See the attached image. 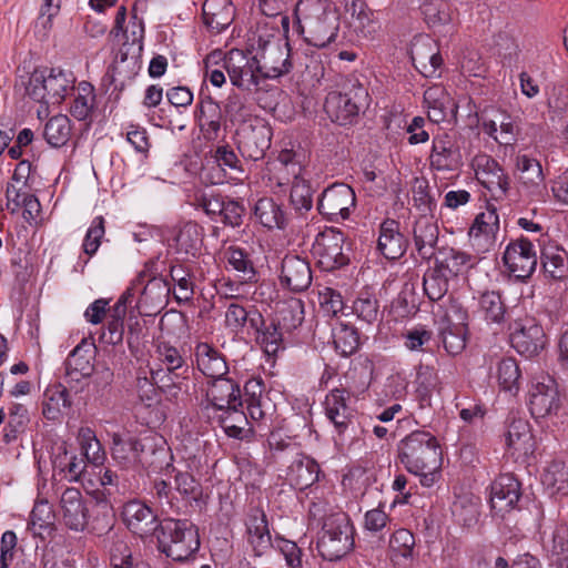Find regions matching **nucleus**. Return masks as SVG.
<instances>
[{
	"label": "nucleus",
	"instance_id": "9",
	"mask_svg": "<svg viewBox=\"0 0 568 568\" xmlns=\"http://www.w3.org/2000/svg\"><path fill=\"white\" fill-rule=\"evenodd\" d=\"M511 346L521 355L532 357L546 345L542 327L531 316L518 317L509 325Z\"/></svg>",
	"mask_w": 568,
	"mask_h": 568
},
{
	"label": "nucleus",
	"instance_id": "6",
	"mask_svg": "<svg viewBox=\"0 0 568 568\" xmlns=\"http://www.w3.org/2000/svg\"><path fill=\"white\" fill-rule=\"evenodd\" d=\"M354 548V527L344 511L329 513L324 519L317 540L321 556L329 561L338 560Z\"/></svg>",
	"mask_w": 568,
	"mask_h": 568
},
{
	"label": "nucleus",
	"instance_id": "18",
	"mask_svg": "<svg viewBox=\"0 0 568 568\" xmlns=\"http://www.w3.org/2000/svg\"><path fill=\"white\" fill-rule=\"evenodd\" d=\"M122 517L126 527L141 538L158 535L161 521L153 510L140 500H130L123 506Z\"/></svg>",
	"mask_w": 568,
	"mask_h": 568
},
{
	"label": "nucleus",
	"instance_id": "48",
	"mask_svg": "<svg viewBox=\"0 0 568 568\" xmlns=\"http://www.w3.org/2000/svg\"><path fill=\"white\" fill-rule=\"evenodd\" d=\"M466 324L450 323L448 320L440 326V336L444 348L449 355H458L466 347Z\"/></svg>",
	"mask_w": 568,
	"mask_h": 568
},
{
	"label": "nucleus",
	"instance_id": "8",
	"mask_svg": "<svg viewBox=\"0 0 568 568\" xmlns=\"http://www.w3.org/2000/svg\"><path fill=\"white\" fill-rule=\"evenodd\" d=\"M254 58L257 63L255 70L260 71L264 80L278 79L290 73L293 68L290 44L281 39L258 38Z\"/></svg>",
	"mask_w": 568,
	"mask_h": 568
},
{
	"label": "nucleus",
	"instance_id": "7",
	"mask_svg": "<svg viewBox=\"0 0 568 568\" xmlns=\"http://www.w3.org/2000/svg\"><path fill=\"white\" fill-rule=\"evenodd\" d=\"M368 92L357 80L348 81L342 92L327 94L324 109L333 122L351 123L362 108L368 105Z\"/></svg>",
	"mask_w": 568,
	"mask_h": 568
},
{
	"label": "nucleus",
	"instance_id": "11",
	"mask_svg": "<svg viewBox=\"0 0 568 568\" xmlns=\"http://www.w3.org/2000/svg\"><path fill=\"white\" fill-rule=\"evenodd\" d=\"M356 205L354 190L345 183H334L325 189L318 200V211L328 221L346 220Z\"/></svg>",
	"mask_w": 568,
	"mask_h": 568
},
{
	"label": "nucleus",
	"instance_id": "60",
	"mask_svg": "<svg viewBox=\"0 0 568 568\" xmlns=\"http://www.w3.org/2000/svg\"><path fill=\"white\" fill-rule=\"evenodd\" d=\"M436 264L452 277L457 276L466 267L473 266L474 258L471 255L465 252L449 248L445 257L440 261H437Z\"/></svg>",
	"mask_w": 568,
	"mask_h": 568
},
{
	"label": "nucleus",
	"instance_id": "62",
	"mask_svg": "<svg viewBox=\"0 0 568 568\" xmlns=\"http://www.w3.org/2000/svg\"><path fill=\"white\" fill-rule=\"evenodd\" d=\"M334 345L342 356L347 357L354 354L359 347L357 329L352 326L341 325L334 333Z\"/></svg>",
	"mask_w": 568,
	"mask_h": 568
},
{
	"label": "nucleus",
	"instance_id": "37",
	"mask_svg": "<svg viewBox=\"0 0 568 568\" xmlns=\"http://www.w3.org/2000/svg\"><path fill=\"white\" fill-rule=\"evenodd\" d=\"M516 169L519 172V180L530 195H538L545 186V176L541 164L538 160L527 154L516 158Z\"/></svg>",
	"mask_w": 568,
	"mask_h": 568
},
{
	"label": "nucleus",
	"instance_id": "43",
	"mask_svg": "<svg viewBox=\"0 0 568 568\" xmlns=\"http://www.w3.org/2000/svg\"><path fill=\"white\" fill-rule=\"evenodd\" d=\"M541 263L550 277L562 280L568 276V254L565 250L549 245L541 252Z\"/></svg>",
	"mask_w": 568,
	"mask_h": 568
},
{
	"label": "nucleus",
	"instance_id": "38",
	"mask_svg": "<svg viewBox=\"0 0 568 568\" xmlns=\"http://www.w3.org/2000/svg\"><path fill=\"white\" fill-rule=\"evenodd\" d=\"M52 466L54 471L64 474V478L69 481H78L85 470L87 462L82 457L70 454L65 445L62 444L52 455Z\"/></svg>",
	"mask_w": 568,
	"mask_h": 568
},
{
	"label": "nucleus",
	"instance_id": "30",
	"mask_svg": "<svg viewBox=\"0 0 568 568\" xmlns=\"http://www.w3.org/2000/svg\"><path fill=\"white\" fill-rule=\"evenodd\" d=\"M480 125L486 134L501 145H511L519 133V128L514 119L500 111H497L491 119L483 118Z\"/></svg>",
	"mask_w": 568,
	"mask_h": 568
},
{
	"label": "nucleus",
	"instance_id": "46",
	"mask_svg": "<svg viewBox=\"0 0 568 568\" xmlns=\"http://www.w3.org/2000/svg\"><path fill=\"white\" fill-rule=\"evenodd\" d=\"M156 355L161 365L175 378H180L187 373L189 367L185 365L182 354L175 346L168 342H160L156 345Z\"/></svg>",
	"mask_w": 568,
	"mask_h": 568
},
{
	"label": "nucleus",
	"instance_id": "56",
	"mask_svg": "<svg viewBox=\"0 0 568 568\" xmlns=\"http://www.w3.org/2000/svg\"><path fill=\"white\" fill-rule=\"evenodd\" d=\"M256 332L258 333L257 342L263 346L266 354L276 355L280 349H284L283 333L285 331L281 328L275 320L268 325H260V329Z\"/></svg>",
	"mask_w": 568,
	"mask_h": 568
},
{
	"label": "nucleus",
	"instance_id": "54",
	"mask_svg": "<svg viewBox=\"0 0 568 568\" xmlns=\"http://www.w3.org/2000/svg\"><path fill=\"white\" fill-rule=\"evenodd\" d=\"M95 95L93 87L88 82H80L77 95L70 106L71 114L80 121L87 120L94 106Z\"/></svg>",
	"mask_w": 568,
	"mask_h": 568
},
{
	"label": "nucleus",
	"instance_id": "50",
	"mask_svg": "<svg viewBox=\"0 0 568 568\" xmlns=\"http://www.w3.org/2000/svg\"><path fill=\"white\" fill-rule=\"evenodd\" d=\"M248 322L255 331L260 329V325L264 324L263 316L254 311L248 312L237 303H231L225 313L226 326L232 331L241 329Z\"/></svg>",
	"mask_w": 568,
	"mask_h": 568
},
{
	"label": "nucleus",
	"instance_id": "41",
	"mask_svg": "<svg viewBox=\"0 0 568 568\" xmlns=\"http://www.w3.org/2000/svg\"><path fill=\"white\" fill-rule=\"evenodd\" d=\"M478 313L487 323L501 324L506 316V306L496 291H486L478 296Z\"/></svg>",
	"mask_w": 568,
	"mask_h": 568
},
{
	"label": "nucleus",
	"instance_id": "25",
	"mask_svg": "<svg viewBox=\"0 0 568 568\" xmlns=\"http://www.w3.org/2000/svg\"><path fill=\"white\" fill-rule=\"evenodd\" d=\"M170 292V284L164 278L152 277L143 283L136 306L144 315L156 314L166 305Z\"/></svg>",
	"mask_w": 568,
	"mask_h": 568
},
{
	"label": "nucleus",
	"instance_id": "5",
	"mask_svg": "<svg viewBox=\"0 0 568 568\" xmlns=\"http://www.w3.org/2000/svg\"><path fill=\"white\" fill-rule=\"evenodd\" d=\"M75 77L71 71L60 68L36 70L31 73L26 93L36 102L44 105H59L74 91Z\"/></svg>",
	"mask_w": 568,
	"mask_h": 568
},
{
	"label": "nucleus",
	"instance_id": "3",
	"mask_svg": "<svg viewBox=\"0 0 568 568\" xmlns=\"http://www.w3.org/2000/svg\"><path fill=\"white\" fill-rule=\"evenodd\" d=\"M158 445L155 437H123L120 434H113L111 455L114 463L122 469H135L139 466L143 468L161 467L163 459L168 455L164 443Z\"/></svg>",
	"mask_w": 568,
	"mask_h": 568
},
{
	"label": "nucleus",
	"instance_id": "26",
	"mask_svg": "<svg viewBox=\"0 0 568 568\" xmlns=\"http://www.w3.org/2000/svg\"><path fill=\"white\" fill-rule=\"evenodd\" d=\"M196 368L209 379L225 376L229 366L225 356L209 343L200 342L194 347Z\"/></svg>",
	"mask_w": 568,
	"mask_h": 568
},
{
	"label": "nucleus",
	"instance_id": "10",
	"mask_svg": "<svg viewBox=\"0 0 568 568\" xmlns=\"http://www.w3.org/2000/svg\"><path fill=\"white\" fill-rule=\"evenodd\" d=\"M272 129L261 120L246 123L236 130L237 149L245 159L257 161L271 146Z\"/></svg>",
	"mask_w": 568,
	"mask_h": 568
},
{
	"label": "nucleus",
	"instance_id": "49",
	"mask_svg": "<svg viewBox=\"0 0 568 568\" xmlns=\"http://www.w3.org/2000/svg\"><path fill=\"white\" fill-rule=\"evenodd\" d=\"M240 407H232L222 409L219 416L221 426L229 437L243 439L250 429L246 428L248 424L247 415L239 409Z\"/></svg>",
	"mask_w": 568,
	"mask_h": 568
},
{
	"label": "nucleus",
	"instance_id": "59",
	"mask_svg": "<svg viewBox=\"0 0 568 568\" xmlns=\"http://www.w3.org/2000/svg\"><path fill=\"white\" fill-rule=\"evenodd\" d=\"M290 199L295 210H311L313 204V190L303 174L298 175V178H293Z\"/></svg>",
	"mask_w": 568,
	"mask_h": 568
},
{
	"label": "nucleus",
	"instance_id": "64",
	"mask_svg": "<svg viewBox=\"0 0 568 568\" xmlns=\"http://www.w3.org/2000/svg\"><path fill=\"white\" fill-rule=\"evenodd\" d=\"M549 552L554 557V564L558 568H568V529L558 527L555 529L549 546Z\"/></svg>",
	"mask_w": 568,
	"mask_h": 568
},
{
	"label": "nucleus",
	"instance_id": "17",
	"mask_svg": "<svg viewBox=\"0 0 568 568\" xmlns=\"http://www.w3.org/2000/svg\"><path fill=\"white\" fill-rule=\"evenodd\" d=\"M474 168L476 179L494 197L506 196L510 185L509 176L496 160L486 154L476 156Z\"/></svg>",
	"mask_w": 568,
	"mask_h": 568
},
{
	"label": "nucleus",
	"instance_id": "51",
	"mask_svg": "<svg viewBox=\"0 0 568 568\" xmlns=\"http://www.w3.org/2000/svg\"><path fill=\"white\" fill-rule=\"evenodd\" d=\"M541 483L551 496H566L568 494V473L564 464L554 462L544 471Z\"/></svg>",
	"mask_w": 568,
	"mask_h": 568
},
{
	"label": "nucleus",
	"instance_id": "61",
	"mask_svg": "<svg viewBox=\"0 0 568 568\" xmlns=\"http://www.w3.org/2000/svg\"><path fill=\"white\" fill-rule=\"evenodd\" d=\"M110 315L106 324V331L101 334V341L108 345H119L123 341L124 335V317L119 306L109 310Z\"/></svg>",
	"mask_w": 568,
	"mask_h": 568
},
{
	"label": "nucleus",
	"instance_id": "55",
	"mask_svg": "<svg viewBox=\"0 0 568 568\" xmlns=\"http://www.w3.org/2000/svg\"><path fill=\"white\" fill-rule=\"evenodd\" d=\"M170 277L176 286L174 296L178 302H189L194 293L191 271L182 264L172 265Z\"/></svg>",
	"mask_w": 568,
	"mask_h": 568
},
{
	"label": "nucleus",
	"instance_id": "15",
	"mask_svg": "<svg viewBox=\"0 0 568 568\" xmlns=\"http://www.w3.org/2000/svg\"><path fill=\"white\" fill-rule=\"evenodd\" d=\"M345 237L341 231L327 230L318 235L314 252L318 264L324 271H334L348 264V255L344 252Z\"/></svg>",
	"mask_w": 568,
	"mask_h": 568
},
{
	"label": "nucleus",
	"instance_id": "53",
	"mask_svg": "<svg viewBox=\"0 0 568 568\" xmlns=\"http://www.w3.org/2000/svg\"><path fill=\"white\" fill-rule=\"evenodd\" d=\"M78 440L85 457V462L94 465L103 464L105 453L93 429L90 427H81L78 432Z\"/></svg>",
	"mask_w": 568,
	"mask_h": 568
},
{
	"label": "nucleus",
	"instance_id": "4",
	"mask_svg": "<svg viewBox=\"0 0 568 568\" xmlns=\"http://www.w3.org/2000/svg\"><path fill=\"white\" fill-rule=\"evenodd\" d=\"M156 537L161 552L175 561L187 560L200 548L197 529L186 519L164 518Z\"/></svg>",
	"mask_w": 568,
	"mask_h": 568
},
{
	"label": "nucleus",
	"instance_id": "13",
	"mask_svg": "<svg viewBox=\"0 0 568 568\" xmlns=\"http://www.w3.org/2000/svg\"><path fill=\"white\" fill-rule=\"evenodd\" d=\"M223 69L227 72L231 83L239 88L251 90L257 88L261 80H264L257 67L254 55L248 58L242 50L232 49L223 59Z\"/></svg>",
	"mask_w": 568,
	"mask_h": 568
},
{
	"label": "nucleus",
	"instance_id": "14",
	"mask_svg": "<svg viewBox=\"0 0 568 568\" xmlns=\"http://www.w3.org/2000/svg\"><path fill=\"white\" fill-rule=\"evenodd\" d=\"M57 511L62 523L71 530L82 531L88 525V501L78 488L65 487L62 490Z\"/></svg>",
	"mask_w": 568,
	"mask_h": 568
},
{
	"label": "nucleus",
	"instance_id": "35",
	"mask_svg": "<svg viewBox=\"0 0 568 568\" xmlns=\"http://www.w3.org/2000/svg\"><path fill=\"white\" fill-rule=\"evenodd\" d=\"M506 444L513 455L527 457L535 450V440L527 420H513L507 430Z\"/></svg>",
	"mask_w": 568,
	"mask_h": 568
},
{
	"label": "nucleus",
	"instance_id": "52",
	"mask_svg": "<svg viewBox=\"0 0 568 568\" xmlns=\"http://www.w3.org/2000/svg\"><path fill=\"white\" fill-rule=\"evenodd\" d=\"M449 277L437 264L425 273L423 288L430 301L436 302L445 296Z\"/></svg>",
	"mask_w": 568,
	"mask_h": 568
},
{
	"label": "nucleus",
	"instance_id": "24",
	"mask_svg": "<svg viewBox=\"0 0 568 568\" xmlns=\"http://www.w3.org/2000/svg\"><path fill=\"white\" fill-rule=\"evenodd\" d=\"M94 356L95 345L93 341L83 338L69 354L65 361L68 377L77 382L80 381V378L90 377L94 371Z\"/></svg>",
	"mask_w": 568,
	"mask_h": 568
},
{
	"label": "nucleus",
	"instance_id": "45",
	"mask_svg": "<svg viewBox=\"0 0 568 568\" xmlns=\"http://www.w3.org/2000/svg\"><path fill=\"white\" fill-rule=\"evenodd\" d=\"M71 134V121L64 114L50 118L43 130L45 141L53 148L64 146L69 142Z\"/></svg>",
	"mask_w": 568,
	"mask_h": 568
},
{
	"label": "nucleus",
	"instance_id": "20",
	"mask_svg": "<svg viewBox=\"0 0 568 568\" xmlns=\"http://www.w3.org/2000/svg\"><path fill=\"white\" fill-rule=\"evenodd\" d=\"M207 402L217 410L242 407L241 388L237 383L225 376L210 379L205 392Z\"/></svg>",
	"mask_w": 568,
	"mask_h": 568
},
{
	"label": "nucleus",
	"instance_id": "44",
	"mask_svg": "<svg viewBox=\"0 0 568 568\" xmlns=\"http://www.w3.org/2000/svg\"><path fill=\"white\" fill-rule=\"evenodd\" d=\"M202 9L205 24L212 30L221 32L230 26L229 0H206Z\"/></svg>",
	"mask_w": 568,
	"mask_h": 568
},
{
	"label": "nucleus",
	"instance_id": "33",
	"mask_svg": "<svg viewBox=\"0 0 568 568\" xmlns=\"http://www.w3.org/2000/svg\"><path fill=\"white\" fill-rule=\"evenodd\" d=\"M246 529L248 540L257 556L263 555L273 546L266 515L262 509L253 508L250 510L246 520Z\"/></svg>",
	"mask_w": 568,
	"mask_h": 568
},
{
	"label": "nucleus",
	"instance_id": "16",
	"mask_svg": "<svg viewBox=\"0 0 568 568\" xmlns=\"http://www.w3.org/2000/svg\"><path fill=\"white\" fill-rule=\"evenodd\" d=\"M503 261L509 273L516 278H528L537 265V256L532 243L524 237L509 243L505 250Z\"/></svg>",
	"mask_w": 568,
	"mask_h": 568
},
{
	"label": "nucleus",
	"instance_id": "19",
	"mask_svg": "<svg viewBox=\"0 0 568 568\" xmlns=\"http://www.w3.org/2000/svg\"><path fill=\"white\" fill-rule=\"evenodd\" d=\"M349 399L351 395L344 388H334L325 397V415L339 437L345 434L354 417V409L348 405Z\"/></svg>",
	"mask_w": 568,
	"mask_h": 568
},
{
	"label": "nucleus",
	"instance_id": "47",
	"mask_svg": "<svg viewBox=\"0 0 568 568\" xmlns=\"http://www.w3.org/2000/svg\"><path fill=\"white\" fill-rule=\"evenodd\" d=\"M320 466L312 458L295 462L291 467V483L300 489H306L318 480Z\"/></svg>",
	"mask_w": 568,
	"mask_h": 568
},
{
	"label": "nucleus",
	"instance_id": "57",
	"mask_svg": "<svg viewBox=\"0 0 568 568\" xmlns=\"http://www.w3.org/2000/svg\"><path fill=\"white\" fill-rule=\"evenodd\" d=\"M416 394L420 402H428L433 390L438 384V375L435 367L429 365H419L414 382Z\"/></svg>",
	"mask_w": 568,
	"mask_h": 568
},
{
	"label": "nucleus",
	"instance_id": "21",
	"mask_svg": "<svg viewBox=\"0 0 568 568\" xmlns=\"http://www.w3.org/2000/svg\"><path fill=\"white\" fill-rule=\"evenodd\" d=\"M520 495V483L518 479L511 474H503L491 484V508L497 514H505L515 508Z\"/></svg>",
	"mask_w": 568,
	"mask_h": 568
},
{
	"label": "nucleus",
	"instance_id": "40",
	"mask_svg": "<svg viewBox=\"0 0 568 568\" xmlns=\"http://www.w3.org/2000/svg\"><path fill=\"white\" fill-rule=\"evenodd\" d=\"M254 215L264 227H285V213L282 206L271 197H262L255 203Z\"/></svg>",
	"mask_w": 568,
	"mask_h": 568
},
{
	"label": "nucleus",
	"instance_id": "28",
	"mask_svg": "<svg viewBox=\"0 0 568 568\" xmlns=\"http://www.w3.org/2000/svg\"><path fill=\"white\" fill-rule=\"evenodd\" d=\"M498 231L499 216L497 211L496 209H487L476 216L469 230V236L473 245L481 246L485 251H488L494 246Z\"/></svg>",
	"mask_w": 568,
	"mask_h": 568
},
{
	"label": "nucleus",
	"instance_id": "1",
	"mask_svg": "<svg viewBox=\"0 0 568 568\" xmlns=\"http://www.w3.org/2000/svg\"><path fill=\"white\" fill-rule=\"evenodd\" d=\"M398 458L404 467L420 477V484L430 487L438 477L442 466V450L438 440L430 433L415 430L398 443Z\"/></svg>",
	"mask_w": 568,
	"mask_h": 568
},
{
	"label": "nucleus",
	"instance_id": "32",
	"mask_svg": "<svg viewBox=\"0 0 568 568\" xmlns=\"http://www.w3.org/2000/svg\"><path fill=\"white\" fill-rule=\"evenodd\" d=\"M414 243L418 255L424 260H430L435 254L438 242V226L433 216H420L414 226Z\"/></svg>",
	"mask_w": 568,
	"mask_h": 568
},
{
	"label": "nucleus",
	"instance_id": "39",
	"mask_svg": "<svg viewBox=\"0 0 568 568\" xmlns=\"http://www.w3.org/2000/svg\"><path fill=\"white\" fill-rule=\"evenodd\" d=\"M281 328L290 333L297 328L304 321V304L302 300L292 297L276 304V317Z\"/></svg>",
	"mask_w": 568,
	"mask_h": 568
},
{
	"label": "nucleus",
	"instance_id": "31",
	"mask_svg": "<svg viewBox=\"0 0 568 568\" xmlns=\"http://www.w3.org/2000/svg\"><path fill=\"white\" fill-rule=\"evenodd\" d=\"M377 248L388 260L398 258L405 253L406 239L397 221L387 219L381 224Z\"/></svg>",
	"mask_w": 568,
	"mask_h": 568
},
{
	"label": "nucleus",
	"instance_id": "23",
	"mask_svg": "<svg viewBox=\"0 0 568 568\" xmlns=\"http://www.w3.org/2000/svg\"><path fill=\"white\" fill-rule=\"evenodd\" d=\"M280 282L293 292L307 290L312 283L310 264L297 255H286L281 265Z\"/></svg>",
	"mask_w": 568,
	"mask_h": 568
},
{
	"label": "nucleus",
	"instance_id": "63",
	"mask_svg": "<svg viewBox=\"0 0 568 568\" xmlns=\"http://www.w3.org/2000/svg\"><path fill=\"white\" fill-rule=\"evenodd\" d=\"M28 412L23 405L14 404L10 408L8 424L4 427V440L11 443L21 434L28 423Z\"/></svg>",
	"mask_w": 568,
	"mask_h": 568
},
{
	"label": "nucleus",
	"instance_id": "36",
	"mask_svg": "<svg viewBox=\"0 0 568 568\" xmlns=\"http://www.w3.org/2000/svg\"><path fill=\"white\" fill-rule=\"evenodd\" d=\"M424 102L428 110V119L434 123L444 121L453 114L456 104L448 92L442 85H433L425 90Z\"/></svg>",
	"mask_w": 568,
	"mask_h": 568
},
{
	"label": "nucleus",
	"instance_id": "34",
	"mask_svg": "<svg viewBox=\"0 0 568 568\" xmlns=\"http://www.w3.org/2000/svg\"><path fill=\"white\" fill-rule=\"evenodd\" d=\"M412 61L426 78L434 77L443 63L436 44L430 39L417 41L413 44Z\"/></svg>",
	"mask_w": 568,
	"mask_h": 568
},
{
	"label": "nucleus",
	"instance_id": "2",
	"mask_svg": "<svg viewBox=\"0 0 568 568\" xmlns=\"http://www.w3.org/2000/svg\"><path fill=\"white\" fill-rule=\"evenodd\" d=\"M294 17L297 31L316 48H325L335 41L338 22L331 0H298Z\"/></svg>",
	"mask_w": 568,
	"mask_h": 568
},
{
	"label": "nucleus",
	"instance_id": "12",
	"mask_svg": "<svg viewBox=\"0 0 568 568\" xmlns=\"http://www.w3.org/2000/svg\"><path fill=\"white\" fill-rule=\"evenodd\" d=\"M562 406V396L557 382L549 375H541L530 390L529 409L535 418L557 415Z\"/></svg>",
	"mask_w": 568,
	"mask_h": 568
},
{
	"label": "nucleus",
	"instance_id": "58",
	"mask_svg": "<svg viewBox=\"0 0 568 568\" xmlns=\"http://www.w3.org/2000/svg\"><path fill=\"white\" fill-rule=\"evenodd\" d=\"M352 18V26L366 36L374 31L373 13L363 0H352L346 4Z\"/></svg>",
	"mask_w": 568,
	"mask_h": 568
},
{
	"label": "nucleus",
	"instance_id": "42",
	"mask_svg": "<svg viewBox=\"0 0 568 568\" xmlns=\"http://www.w3.org/2000/svg\"><path fill=\"white\" fill-rule=\"evenodd\" d=\"M227 264L239 273L241 280L246 283L256 282V270L248 253L239 246L231 245L224 251Z\"/></svg>",
	"mask_w": 568,
	"mask_h": 568
},
{
	"label": "nucleus",
	"instance_id": "22",
	"mask_svg": "<svg viewBox=\"0 0 568 568\" xmlns=\"http://www.w3.org/2000/svg\"><path fill=\"white\" fill-rule=\"evenodd\" d=\"M429 162L436 171H455L460 166L462 154L450 135L444 133L434 136Z\"/></svg>",
	"mask_w": 568,
	"mask_h": 568
},
{
	"label": "nucleus",
	"instance_id": "27",
	"mask_svg": "<svg viewBox=\"0 0 568 568\" xmlns=\"http://www.w3.org/2000/svg\"><path fill=\"white\" fill-rule=\"evenodd\" d=\"M203 244V229L194 223L183 224L170 242V247L182 258L195 257Z\"/></svg>",
	"mask_w": 568,
	"mask_h": 568
},
{
	"label": "nucleus",
	"instance_id": "29",
	"mask_svg": "<svg viewBox=\"0 0 568 568\" xmlns=\"http://www.w3.org/2000/svg\"><path fill=\"white\" fill-rule=\"evenodd\" d=\"M195 120L205 140L217 139L223 121L222 110L217 102L210 97L201 99L196 105Z\"/></svg>",
	"mask_w": 568,
	"mask_h": 568
}]
</instances>
